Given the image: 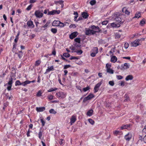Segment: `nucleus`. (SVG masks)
<instances>
[{"label":"nucleus","mask_w":146,"mask_h":146,"mask_svg":"<svg viewBox=\"0 0 146 146\" xmlns=\"http://www.w3.org/2000/svg\"><path fill=\"white\" fill-rule=\"evenodd\" d=\"M66 93L62 92H59L56 94V96L59 99H62L64 98L66 96Z\"/></svg>","instance_id":"obj_1"},{"label":"nucleus","mask_w":146,"mask_h":146,"mask_svg":"<svg viewBox=\"0 0 146 146\" xmlns=\"http://www.w3.org/2000/svg\"><path fill=\"white\" fill-rule=\"evenodd\" d=\"M97 32H100V31H95L93 29H86L85 33L86 35H93L96 33Z\"/></svg>","instance_id":"obj_2"},{"label":"nucleus","mask_w":146,"mask_h":146,"mask_svg":"<svg viewBox=\"0 0 146 146\" xmlns=\"http://www.w3.org/2000/svg\"><path fill=\"white\" fill-rule=\"evenodd\" d=\"M142 42H140L139 39H137L132 42L131 45L132 46L136 47L141 44Z\"/></svg>","instance_id":"obj_3"},{"label":"nucleus","mask_w":146,"mask_h":146,"mask_svg":"<svg viewBox=\"0 0 146 146\" xmlns=\"http://www.w3.org/2000/svg\"><path fill=\"white\" fill-rule=\"evenodd\" d=\"M111 64L109 63H107L106 64V69L107 72L110 74H113L114 72L113 70L111 69Z\"/></svg>","instance_id":"obj_4"},{"label":"nucleus","mask_w":146,"mask_h":146,"mask_svg":"<svg viewBox=\"0 0 146 146\" xmlns=\"http://www.w3.org/2000/svg\"><path fill=\"white\" fill-rule=\"evenodd\" d=\"M13 83V78L12 77H10L9 79V81L8 83L4 86L6 85H9V86L7 87V90L9 91L11 90L12 84Z\"/></svg>","instance_id":"obj_5"},{"label":"nucleus","mask_w":146,"mask_h":146,"mask_svg":"<svg viewBox=\"0 0 146 146\" xmlns=\"http://www.w3.org/2000/svg\"><path fill=\"white\" fill-rule=\"evenodd\" d=\"M43 13L39 10H38L35 11L34 13V15L36 18H40L43 16Z\"/></svg>","instance_id":"obj_6"},{"label":"nucleus","mask_w":146,"mask_h":146,"mask_svg":"<svg viewBox=\"0 0 146 146\" xmlns=\"http://www.w3.org/2000/svg\"><path fill=\"white\" fill-rule=\"evenodd\" d=\"M98 52V49L97 47L94 48L91 51L90 55L91 56L94 57Z\"/></svg>","instance_id":"obj_7"},{"label":"nucleus","mask_w":146,"mask_h":146,"mask_svg":"<svg viewBox=\"0 0 146 146\" xmlns=\"http://www.w3.org/2000/svg\"><path fill=\"white\" fill-rule=\"evenodd\" d=\"M60 13V10H53L51 11H49L48 13V15H54L55 14H59Z\"/></svg>","instance_id":"obj_8"},{"label":"nucleus","mask_w":146,"mask_h":146,"mask_svg":"<svg viewBox=\"0 0 146 146\" xmlns=\"http://www.w3.org/2000/svg\"><path fill=\"white\" fill-rule=\"evenodd\" d=\"M94 97V95L92 94H90L87 97L85 98L83 100L84 102H85L88 100H90Z\"/></svg>","instance_id":"obj_9"},{"label":"nucleus","mask_w":146,"mask_h":146,"mask_svg":"<svg viewBox=\"0 0 146 146\" xmlns=\"http://www.w3.org/2000/svg\"><path fill=\"white\" fill-rule=\"evenodd\" d=\"M102 83L101 82H99L95 86L94 88V92L95 93H96L97 92L98 90H99V88L100 85H101Z\"/></svg>","instance_id":"obj_10"},{"label":"nucleus","mask_w":146,"mask_h":146,"mask_svg":"<svg viewBox=\"0 0 146 146\" xmlns=\"http://www.w3.org/2000/svg\"><path fill=\"white\" fill-rule=\"evenodd\" d=\"M78 35V33L77 32H75L72 33L70 35V38L71 39H73L76 37Z\"/></svg>","instance_id":"obj_11"},{"label":"nucleus","mask_w":146,"mask_h":146,"mask_svg":"<svg viewBox=\"0 0 146 146\" xmlns=\"http://www.w3.org/2000/svg\"><path fill=\"white\" fill-rule=\"evenodd\" d=\"M54 70V69L53 66H52L50 67L48 66L46 70V71L45 73V74H47L50 71H53Z\"/></svg>","instance_id":"obj_12"},{"label":"nucleus","mask_w":146,"mask_h":146,"mask_svg":"<svg viewBox=\"0 0 146 146\" xmlns=\"http://www.w3.org/2000/svg\"><path fill=\"white\" fill-rule=\"evenodd\" d=\"M76 117L75 115H72L70 119V123L71 125H72L76 120Z\"/></svg>","instance_id":"obj_13"},{"label":"nucleus","mask_w":146,"mask_h":146,"mask_svg":"<svg viewBox=\"0 0 146 146\" xmlns=\"http://www.w3.org/2000/svg\"><path fill=\"white\" fill-rule=\"evenodd\" d=\"M132 135L131 134L128 133L125 136V139L127 141H129L131 138Z\"/></svg>","instance_id":"obj_14"},{"label":"nucleus","mask_w":146,"mask_h":146,"mask_svg":"<svg viewBox=\"0 0 146 146\" xmlns=\"http://www.w3.org/2000/svg\"><path fill=\"white\" fill-rule=\"evenodd\" d=\"M111 26L113 28H118L120 27V25L119 24H117L113 23L110 24Z\"/></svg>","instance_id":"obj_15"},{"label":"nucleus","mask_w":146,"mask_h":146,"mask_svg":"<svg viewBox=\"0 0 146 146\" xmlns=\"http://www.w3.org/2000/svg\"><path fill=\"white\" fill-rule=\"evenodd\" d=\"M117 60V58L115 56H111L110 61L113 63H115Z\"/></svg>","instance_id":"obj_16"},{"label":"nucleus","mask_w":146,"mask_h":146,"mask_svg":"<svg viewBox=\"0 0 146 146\" xmlns=\"http://www.w3.org/2000/svg\"><path fill=\"white\" fill-rule=\"evenodd\" d=\"M45 109L44 107H36V110L38 112H40L43 111L45 110Z\"/></svg>","instance_id":"obj_17"},{"label":"nucleus","mask_w":146,"mask_h":146,"mask_svg":"<svg viewBox=\"0 0 146 146\" xmlns=\"http://www.w3.org/2000/svg\"><path fill=\"white\" fill-rule=\"evenodd\" d=\"M60 21L58 20H55L52 23V25L54 26H58L60 24Z\"/></svg>","instance_id":"obj_18"},{"label":"nucleus","mask_w":146,"mask_h":146,"mask_svg":"<svg viewBox=\"0 0 146 146\" xmlns=\"http://www.w3.org/2000/svg\"><path fill=\"white\" fill-rule=\"evenodd\" d=\"M93 113V110L91 109L88 110L86 113V115L88 116H92Z\"/></svg>","instance_id":"obj_19"},{"label":"nucleus","mask_w":146,"mask_h":146,"mask_svg":"<svg viewBox=\"0 0 146 146\" xmlns=\"http://www.w3.org/2000/svg\"><path fill=\"white\" fill-rule=\"evenodd\" d=\"M141 35L139 33H136L132 35L131 38H137L139 37Z\"/></svg>","instance_id":"obj_20"},{"label":"nucleus","mask_w":146,"mask_h":146,"mask_svg":"<svg viewBox=\"0 0 146 146\" xmlns=\"http://www.w3.org/2000/svg\"><path fill=\"white\" fill-rule=\"evenodd\" d=\"M129 126L130 125L129 124L125 125L120 127V129L121 130H123L127 129V128L129 127Z\"/></svg>","instance_id":"obj_21"},{"label":"nucleus","mask_w":146,"mask_h":146,"mask_svg":"<svg viewBox=\"0 0 146 146\" xmlns=\"http://www.w3.org/2000/svg\"><path fill=\"white\" fill-rule=\"evenodd\" d=\"M90 28L92 29H93L95 31H100H100L99 30V28L98 27H96L94 25H93L90 27Z\"/></svg>","instance_id":"obj_22"},{"label":"nucleus","mask_w":146,"mask_h":146,"mask_svg":"<svg viewBox=\"0 0 146 146\" xmlns=\"http://www.w3.org/2000/svg\"><path fill=\"white\" fill-rule=\"evenodd\" d=\"M133 77L132 75H130L126 77L125 80L126 81L131 80L133 79Z\"/></svg>","instance_id":"obj_23"},{"label":"nucleus","mask_w":146,"mask_h":146,"mask_svg":"<svg viewBox=\"0 0 146 146\" xmlns=\"http://www.w3.org/2000/svg\"><path fill=\"white\" fill-rule=\"evenodd\" d=\"M130 65L129 63H125L124 64V66L123 67L124 69H127L129 68Z\"/></svg>","instance_id":"obj_24"},{"label":"nucleus","mask_w":146,"mask_h":146,"mask_svg":"<svg viewBox=\"0 0 146 146\" xmlns=\"http://www.w3.org/2000/svg\"><path fill=\"white\" fill-rule=\"evenodd\" d=\"M27 25L29 27H34V25L33 24V22L32 21H29L27 22Z\"/></svg>","instance_id":"obj_25"},{"label":"nucleus","mask_w":146,"mask_h":146,"mask_svg":"<svg viewBox=\"0 0 146 146\" xmlns=\"http://www.w3.org/2000/svg\"><path fill=\"white\" fill-rule=\"evenodd\" d=\"M31 83L30 81L29 80H26L25 81L23 82H22V85L23 86H25L27 84H29Z\"/></svg>","instance_id":"obj_26"},{"label":"nucleus","mask_w":146,"mask_h":146,"mask_svg":"<svg viewBox=\"0 0 146 146\" xmlns=\"http://www.w3.org/2000/svg\"><path fill=\"white\" fill-rule=\"evenodd\" d=\"M82 17L84 19H86L88 17V13L84 12L82 13Z\"/></svg>","instance_id":"obj_27"},{"label":"nucleus","mask_w":146,"mask_h":146,"mask_svg":"<svg viewBox=\"0 0 146 146\" xmlns=\"http://www.w3.org/2000/svg\"><path fill=\"white\" fill-rule=\"evenodd\" d=\"M141 17V13L139 12H137L134 17L133 18H139Z\"/></svg>","instance_id":"obj_28"},{"label":"nucleus","mask_w":146,"mask_h":146,"mask_svg":"<svg viewBox=\"0 0 146 146\" xmlns=\"http://www.w3.org/2000/svg\"><path fill=\"white\" fill-rule=\"evenodd\" d=\"M58 89V88H52L49 89L48 90V92H52L55 91L57 90Z\"/></svg>","instance_id":"obj_29"},{"label":"nucleus","mask_w":146,"mask_h":146,"mask_svg":"<svg viewBox=\"0 0 146 146\" xmlns=\"http://www.w3.org/2000/svg\"><path fill=\"white\" fill-rule=\"evenodd\" d=\"M116 21L117 22V24H120V23L121 22V19L119 17H117L115 19Z\"/></svg>","instance_id":"obj_30"},{"label":"nucleus","mask_w":146,"mask_h":146,"mask_svg":"<svg viewBox=\"0 0 146 146\" xmlns=\"http://www.w3.org/2000/svg\"><path fill=\"white\" fill-rule=\"evenodd\" d=\"M122 11L123 12L125 13L126 14L128 15L130 13V12L125 8H123Z\"/></svg>","instance_id":"obj_31"},{"label":"nucleus","mask_w":146,"mask_h":146,"mask_svg":"<svg viewBox=\"0 0 146 146\" xmlns=\"http://www.w3.org/2000/svg\"><path fill=\"white\" fill-rule=\"evenodd\" d=\"M145 23V20L144 19H143L140 21V25L141 26H143Z\"/></svg>","instance_id":"obj_32"},{"label":"nucleus","mask_w":146,"mask_h":146,"mask_svg":"<svg viewBox=\"0 0 146 146\" xmlns=\"http://www.w3.org/2000/svg\"><path fill=\"white\" fill-rule=\"evenodd\" d=\"M22 83H21L20 81L19 80L16 81L15 82V86H17L19 85H22Z\"/></svg>","instance_id":"obj_33"},{"label":"nucleus","mask_w":146,"mask_h":146,"mask_svg":"<svg viewBox=\"0 0 146 146\" xmlns=\"http://www.w3.org/2000/svg\"><path fill=\"white\" fill-rule=\"evenodd\" d=\"M75 52H76L78 55L81 54L83 52L82 50H76L74 51Z\"/></svg>","instance_id":"obj_34"},{"label":"nucleus","mask_w":146,"mask_h":146,"mask_svg":"<svg viewBox=\"0 0 146 146\" xmlns=\"http://www.w3.org/2000/svg\"><path fill=\"white\" fill-rule=\"evenodd\" d=\"M88 121L92 125H93L94 124L95 122L93 119H88Z\"/></svg>","instance_id":"obj_35"},{"label":"nucleus","mask_w":146,"mask_h":146,"mask_svg":"<svg viewBox=\"0 0 146 146\" xmlns=\"http://www.w3.org/2000/svg\"><path fill=\"white\" fill-rule=\"evenodd\" d=\"M49 112L50 113H52L54 114H55L56 112L53 109H51L49 110Z\"/></svg>","instance_id":"obj_36"},{"label":"nucleus","mask_w":146,"mask_h":146,"mask_svg":"<svg viewBox=\"0 0 146 146\" xmlns=\"http://www.w3.org/2000/svg\"><path fill=\"white\" fill-rule=\"evenodd\" d=\"M38 137L39 139H41L42 138V133L41 130L38 133Z\"/></svg>","instance_id":"obj_37"},{"label":"nucleus","mask_w":146,"mask_h":146,"mask_svg":"<svg viewBox=\"0 0 146 146\" xmlns=\"http://www.w3.org/2000/svg\"><path fill=\"white\" fill-rule=\"evenodd\" d=\"M40 120L42 123V126L43 127L44 126L45 123V121L42 118L40 119Z\"/></svg>","instance_id":"obj_38"},{"label":"nucleus","mask_w":146,"mask_h":146,"mask_svg":"<svg viewBox=\"0 0 146 146\" xmlns=\"http://www.w3.org/2000/svg\"><path fill=\"white\" fill-rule=\"evenodd\" d=\"M96 2L95 0H92L90 2V4L92 5H93L96 4Z\"/></svg>","instance_id":"obj_39"},{"label":"nucleus","mask_w":146,"mask_h":146,"mask_svg":"<svg viewBox=\"0 0 146 146\" xmlns=\"http://www.w3.org/2000/svg\"><path fill=\"white\" fill-rule=\"evenodd\" d=\"M63 55L64 56L68 58L70 56V54L67 53H65L63 54Z\"/></svg>","instance_id":"obj_40"},{"label":"nucleus","mask_w":146,"mask_h":146,"mask_svg":"<svg viewBox=\"0 0 146 146\" xmlns=\"http://www.w3.org/2000/svg\"><path fill=\"white\" fill-rule=\"evenodd\" d=\"M41 63V61L40 60H38L36 61L35 63V66H38Z\"/></svg>","instance_id":"obj_41"},{"label":"nucleus","mask_w":146,"mask_h":146,"mask_svg":"<svg viewBox=\"0 0 146 146\" xmlns=\"http://www.w3.org/2000/svg\"><path fill=\"white\" fill-rule=\"evenodd\" d=\"M121 35L118 33H116L115 34V37L116 38H118L120 37Z\"/></svg>","instance_id":"obj_42"},{"label":"nucleus","mask_w":146,"mask_h":146,"mask_svg":"<svg viewBox=\"0 0 146 146\" xmlns=\"http://www.w3.org/2000/svg\"><path fill=\"white\" fill-rule=\"evenodd\" d=\"M109 84L111 86H113L115 84L114 81H110L109 82Z\"/></svg>","instance_id":"obj_43"},{"label":"nucleus","mask_w":146,"mask_h":146,"mask_svg":"<svg viewBox=\"0 0 146 146\" xmlns=\"http://www.w3.org/2000/svg\"><path fill=\"white\" fill-rule=\"evenodd\" d=\"M51 31L53 33L55 34L56 33L57 30L56 29L52 28L51 29Z\"/></svg>","instance_id":"obj_44"},{"label":"nucleus","mask_w":146,"mask_h":146,"mask_svg":"<svg viewBox=\"0 0 146 146\" xmlns=\"http://www.w3.org/2000/svg\"><path fill=\"white\" fill-rule=\"evenodd\" d=\"M42 93L40 90H39L36 94V96L37 97H40L41 96Z\"/></svg>","instance_id":"obj_45"},{"label":"nucleus","mask_w":146,"mask_h":146,"mask_svg":"<svg viewBox=\"0 0 146 146\" xmlns=\"http://www.w3.org/2000/svg\"><path fill=\"white\" fill-rule=\"evenodd\" d=\"M67 23H66L65 24H64L62 23H61L60 21V24H59V25L58 26H60L61 27H63L66 25V24Z\"/></svg>","instance_id":"obj_46"},{"label":"nucleus","mask_w":146,"mask_h":146,"mask_svg":"<svg viewBox=\"0 0 146 146\" xmlns=\"http://www.w3.org/2000/svg\"><path fill=\"white\" fill-rule=\"evenodd\" d=\"M74 40L76 42L80 43V38H77L75 39Z\"/></svg>","instance_id":"obj_47"},{"label":"nucleus","mask_w":146,"mask_h":146,"mask_svg":"<svg viewBox=\"0 0 146 146\" xmlns=\"http://www.w3.org/2000/svg\"><path fill=\"white\" fill-rule=\"evenodd\" d=\"M90 89V88L89 87L87 86V87H86V88H83V91L84 92H86V91H87V90H89Z\"/></svg>","instance_id":"obj_48"},{"label":"nucleus","mask_w":146,"mask_h":146,"mask_svg":"<svg viewBox=\"0 0 146 146\" xmlns=\"http://www.w3.org/2000/svg\"><path fill=\"white\" fill-rule=\"evenodd\" d=\"M33 5L32 4H31L27 7L26 9L28 11L30 10L31 9Z\"/></svg>","instance_id":"obj_49"},{"label":"nucleus","mask_w":146,"mask_h":146,"mask_svg":"<svg viewBox=\"0 0 146 146\" xmlns=\"http://www.w3.org/2000/svg\"><path fill=\"white\" fill-rule=\"evenodd\" d=\"M71 67V65H65L64 66V69H66L67 68L70 67Z\"/></svg>","instance_id":"obj_50"},{"label":"nucleus","mask_w":146,"mask_h":146,"mask_svg":"<svg viewBox=\"0 0 146 146\" xmlns=\"http://www.w3.org/2000/svg\"><path fill=\"white\" fill-rule=\"evenodd\" d=\"M129 44L127 42H125L124 45V47L125 49H127L129 47Z\"/></svg>","instance_id":"obj_51"},{"label":"nucleus","mask_w":146,"mask_h":146,"mask_svg":"<svg viewBox=\"0 0 146 146\" xmlns=\"http://www.w3.org/2000/svg\"><path fill=\"white\" fill-rule=\"evenodd\" d=\"M53 96L51 95H49L48 96V99L49 100H52L53 99Z\"/></svg>","instance_id":"obj_52"},{"label":"nucleus","mask_w":146,"mask_h":146,"mask_svg":"<svg viewBox=\"0 0 146 146\" xmlns=\"http://www.w3.org/2000/svg\"><path fill=\"white\" fill-rule=\"evenodd\" d=\"M116 77L118 80H120L123 78V76L121 75H117L116 76Z\"/></svg>","instance_id":"obj_53"},{"label":"nucleus","mask_w":146,"mask_h":146,"mask_svg":"<svg viewBox=\"0 0 146 146\" xmlns=\"http://www.w3.org/2000/svg\"><path fill=\"white\" fill-rule=\"evenodd\" d=\"M19 54H18V56L20 58H21L22 56V53L21 51H19Z\"/></svg>","instance_id":"obj_54"},{"label":"nucleus","mask_w":146,"mask_h":146,"mask_svg":"<svg viewBox=\"0 0 146 146\" xmlns=\"http://www.w3.org/2000/svg\"><path fill=\"white\" fill-rule=\"evenodd\" d=\"M120 132L119 131L115 130L113 132V133L115 135H117Z\"/></svg>","instance_id":"obj_55"},{"label":"nucleus","mask_w":146,"mask_h":146,"mask_svg":"<svg viewBox=\"0 0 146 146\" xmlns=\"http://www.w3.org/2000/svg\"><path fill=\"white\" fill-rule=\"evenodd\" d=\"M108 21H105L102 22L103 25H106L108 23Z\"/></svg>","instance_id":"obj_56"},{"label":"nucleus","mask_w":146,"mask_h":146,"mask_svg":"<svg viewBox=\"0 0 146 146\" xmlns=\"http://www.w3.org/2000/svg\"><path fill=\"white\" fill-rule=\"evenodd\" d=\"M129 3L130 4H131V5H133L135 3V2L134 0H131L129 1Z\"/></svg>","instance_id":"obj_57"},{"label":"nucleus","mask_w":146,"mask_h":146,"mask_svg":"<svg viewBox=\"0 0 146 146\" xmlns=\"http://www.w3.org/2000/svg\"><path fill=\"white\" fill-rule=\"evenodd\" d=\"M76 27V26L75 25L71 24L69 26V27L70 28H75Z\"/></svg>","instance_id":"obj_58"},{"label":"nucleus","mask_w":146,"mask_h":146,"mask_svg":"<svg viewBox=\"0 0 146 146\" xmlns=\"http://www.w3.org/2000/svg\"><path fill=\"white\" fill-rule=\"evenodd\" d=\"M36 0H30L29 3H34L36 2Z\"/></svg>","instance_id":"obj_59"},{"label":"nucleus","mask_w":146,"mask_h":146,"mask_svg":"<svg viewBox=\"0 0 146 146\" xmlns=\"http://www.w3.org/2000/svg\"><path fill=\"white\" fill-rule=\"evenodd\" d=\"M63 141H64V140L63 139H60V140L59 142L60 144V145L64 143Z\"/></svg>","instance_id":"obj_60"},{"label":"nucleus","mask_w":146,"mask_h":146,"mask_svg":"<svg viewBox=\"0 0 146 146\" xmlns=\"http://www.w3.org/2000/svg\"><path fill=\"white\" fill-rule=\"evenodd\" d=\"M78 58L74 56H72L70 58V60H73V59H78Z\"/></svg>","instance_id":"obj_61"},{"label":"nucleus","mask_w":146,"mask_h":146,"mask_svg":"<svg viewBox=\"0 0 146 146\" xmlns=\"http://www.w3.org/2000/svg\"><path fill=\"white\" fill-rule=\"evenodd\" d=\"M120 86H124L125 85V82L124 81H121L120 83Z\"/></svg>","instance_id":"obj_62"},{"label":"nucleus","mask_w":146,"mask_h":146,"mask_svg":"<svg viewBox=\"0 0 146 146\" xmlns=\"http://www.w3.org/2000/svg\"><path fill=\"white\" fill-rule=\"evenodd\" d=\"M31 132V131L29 129L27 133V137H29L30 136V133Z\"/></svg>","instance_id":"obj_63"},{"label":"nucleus","mask_w":146,"mask_h":146,"mask_svg":"<svg viewBox=\"0 0 146 146\" xmlns=\"http://www.w3.org/2000/svg\"><path fill=\"white\" fill-rule=\"evenodd\" d=\"M129 101V97H126V98L124 100L125 102H127Z\"/></svg>","instance_id":"obj_64"}]
</instances>
